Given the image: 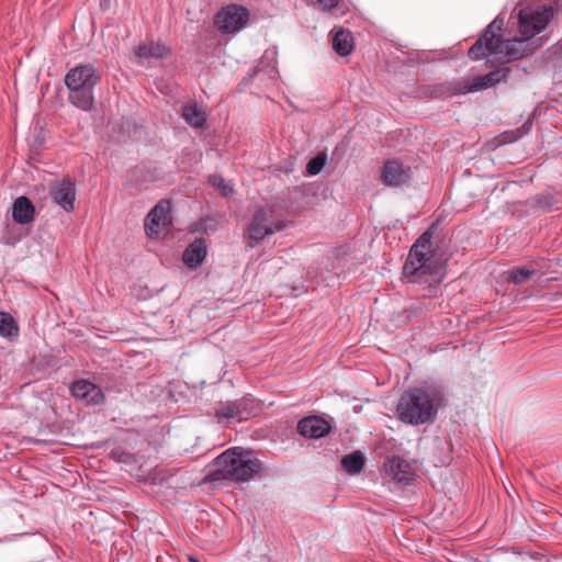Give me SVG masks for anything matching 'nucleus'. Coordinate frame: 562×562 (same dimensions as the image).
Wrapping results in <instances>:
<instances>
[{"label": "nucleus", "instance_id": "obj_23", "mask_svg": "<svg viewBox=\"0 0 562 562\" xmlns=\"http://www.w3.org/2000/svg\"><path fill=\"white\" fill-rule=\"evenodd\" d=\"M535 274H536L535 269L513 268L508 271L506 281L508 283H514V284L519 285V284L526 283Z\"/></svg>", "mask_w": 562, "mask_h": 562}, {"label": "nucleus", "instance_id": "obj_12", "mask_svg": "<svg viewBox=\"0 0 562 562\" xmlns=\"http://www.w3.org/2000/svg\"><path fill=\"white\" fill-rule=\"evenodd\" d=\"M507 75L504 69H497L494 71H491L484 76H479L473 78L471 81L467 80L463 85V87H460L457 90V93L464 94L468 92H475L480 90H484L487 88H491L495 86L496 83L501 81H506Z\"/></svg>", "mask_w": 562, "mask_h": 562}, {"label": "nucleus", "instance_id": "obj_16", "mask_svg": "<svg viewBox=\"0 0 562 562\" xmlns=\"http://www.w3.org/2000/svg\"><path fill=\"white\" fill-rule=\"evenodd\" d=\"M12 217L21 225L32 223L35 217V207L32 201L24 195L16 198L12 204Z\"/></svg>", "mask_w": 562, "mask_h": 562}, {"label": "nucleus", "instance_id": "obj_25", "mask_svg": "<svg viewBox=\"0 0 562 562\" xmlns=\"http://www.w3.org/2000/svg\"><path fill=\"white\" fill-rule=\"evenodd\" d=\"M209 182L217 188L223 196H228L233 193V188L226 183L225 179L220 175H212L209 178Z\"/></svg>", "mask_w": 562, "mask_h": 562}, {"label": "nucleus", "instance_id": "obj_11", "mask_svg": "<svg viewBox=\"0 0 562 562\" xmlns=\"http://www.w3.org/2000/svg\"><path fill=\"white\" fill-rule=\"evenodd\" d=\"M411 178V168L393 159L387 160L382 169L381 179L387 187H401Z\"/></svg>", "mask_w": 562, "mask_h": 562}, {"label": "nucleus", "instance_id": "obj_31", "mask_svg": "<svg viewBox=\"0 0 562 562\" xmlns=\"http://www.w3.org/2000/svg\"><path fill=\"white\" fill-rule=\"evenodd\" d=\"M541 45H543L542 38H540V43L536 47L541 46Z\"/></svg>", "mask_w": 562, "mask_h": 562}, {"label": "nucleus", "instance_id": "obj_28", "mask_svg": "<svg viewBox=\"0 0 562 562\" xmlns=\"http://www.w3.org/2000/svg\"><path fill=\"white\" fill-rule=\"evenodd\" d=\"M315 2L322 8L323 11L334 12L341 2V0H315Z\"/></svg>", "mask_w": 562, "mask_h": 562}, {"label": "nucleus", "instance_id": "obj_1", "mask_svg": "<svg viewBox=\"0 0 562 562\" xmlns=\"http://www.w3.org/2000/svg\"><path fill=\"white\" fill-rule=\"evenodd\" d=\"M553 16V8L548 4L527 5L519 10L518 31L521 38L503 40L501 37L504 19L496 16L469 49L473 60L494 56L497 63L507 64L525 57L536 47L529 48L527 40L541 33Z\"/></svg>", "mask_w": 562, "mask_h": 562}, {"label": "nucleus", "instance_id": "obj_21", "mask_svg": "<svg viewBox=\"0 0 562 562\" xmlns=\"http://www.w3.org/2000/svg\"><path fill=\"white\" fill-rule=\"evenodd\" d=\"M182 115L194 127H202L205 124V115L195 103L184 105Z\"/></svg>", "mask_w": 562, "mask_h": 562}, {"label": "nucleus", "instance_id": "obj_7", "mask_svg": "<svg viewBox=\"0 0 562 562\" xmlns=\"http://www.w3.org/2000/svg\"><path fill=\"white\" fill-rule=\"evenodd\" d=\"M249 21V11L238 4L223 7L214 16V25L223 34H236L245 29Z\"/></svg>", "mask_w": 562, "mask_h": 562}, {"label": "nucleus", "instance_id": "obj_22", "mask_svg": "<svg viewBox=\"0 0 562 562\" xmlns=\"http://www.w3.org/2000/svg\"><path fill=\"white\" fill-rule=\"evenodd\" d=\"M19 327L13 317L5 312H0V335L11 338L18 336Z\"/></svg>", "mask_w": 562, "mask_h": 562}, {"label": "nucleus", "instance_id": "obj_3", "mask_svg": "<svg viewBox=\"0 0 562 562\" xmlns=\"http://www.w3.org/2000/svg\"><path fill=\"white\" fill-rule=\"evenodd\" d=\"M215 469L207 477L212 482L227 480L231 482H248L257 475L262 464L250 450L233 447L222 452L214 460Z\"/></svg>", "mask_w": 562, "mask_h": 562}, {"label": "nucleus", "instance_id": "obj_27", "mask_svg": "<svg viewBox=\"0 0 562 562\" xmlns=\"http://www.w3.org/2000/svg\"><path fill=\"white\" fill-rule=\"evenodd\" d=\"M324 164H325V157H323L321 155L311 159L306 165V170H307L308 175H312V176L317 175L322 170Z\"/></svg>", "mask_w": 562, "mask_h": 562}, {"label": "nucleus", "instance_id": "obj_10", "mask_svg": "<svg viewBox=\"0 0 562 562\" xmlns=\"http://www.w3.org/2000/svg\"><path fill=\"white\" fill-rule=\"evenodd\" d=\"M50 196L64 211H74L76 201L75 182L70 178L61 179L50 189Z\"/></svg>", "mask_w": 562, "mask_h": 562}, {"label": "nucleus", "instance_id": "obj_13", "mask_svg": "<svg viewBox=\"0 0 562 562\" xmlns=\"http://www.w3.org/2000/svg\"><path fill=\"white\" fill-rule=\"evenodd\" d=\"M70 393L74 397L85 401L87 404L95 405L104 400L101 389L87 380L74 382L70 386Z\"/></svg>", "mask_w": 562, "mask_h": 562}, {"label": "nucleus", "instance_id": "obj_9", "mask_svg": "<svg viewBox=\"0 0 562 562\" xmlns=\"http://www.w3.org/2000/svg\"><path fill=\"white\" fill-rule=\"evenodd\" d=\"M168 202H159L146 216L145 229L148 237H157L171 223Z\"/></svg>", "mask_w": 562, "mask_h": 562}, {"label": "nucleus", "instance_id": "obj_6", "mask_svg": "<svg viewBox=\"0 0 562 562\" xmlns=\"http://www.w3.org/2000/svg\"><path fill=\"white\" fill-rule=\"evenodd\" d=\"M284 227V222L276 217L271 207H259L252 214L244 233V238L247 246L252 248L255 245L265 240V238L282 231Z\"/></svg>", "mask_w": 562, "mask_h": 562}, {"label": "nucleus", "instance_id": "obj_15", "mask_svg": "<svg viewBox=\"0 0 562 562\" xmlns=\"http://www.w3.org/2000/svg\"><path fill=\"white\" fill-rule=\"evenodd\" d=\"M207 254L206 243L203 238H195L184 249L182 255L183 262L192 269L200 267Z\"/></svg>", "mask_w": 562, "mask_h": 562}, {"label": "nucleus", "instance_id": "obj_8", "mask_svg": "<svg viewBox=\"0 0 562 562\" xmlns=\"http://www.w3.org/2000/svg\"><path fill=\"white\" fill-rule=\"evenodd\" d=\"M255 413V403L249 397L236 401L221 402L214 408V416L218 423L247 420Z\"/></svg>", "mask_w": 562, "mask_h": 562}, {"label": "nucleus", "instance_id": "obj_19", "mask_svg": "<svg viewBox=\"0 0 562 562\" xmlns=\"http://www.w3.org/2000/svg\"><path fill=\"white\" fill-rule=\"evenodd\" d=\"M333 48L340 56H347L353 48L352 34L346 30H339L333 37Z\"/></svg>", "mask_w": 562, "mask_h": 562}, {"label": "nucleus", "instance_id": "obj_26", "mask_svg": "<svg viewBox=\"0 0 562 562\" xmlns=\"http://www.w3.org/2000/svg\"><path fill=\"white\" fill-rule=\"evenodd\" d=\"M277 48L272 47L265 52L263 56L261 57L260 65H263L267 63V67L270 68V72L276 74V64H277Z\"/></svg>", "mask_w": 562, "mask_h": 562}, {"label": "nucleus", "instance_id": "obj_29", "mask_svg": "<svg viewBox=\"0 0 562 562\" xmlns=\"http://www.w3.org/2000/svg\"><path fill=\"white\" fill-rule=\"evenodd\" d=\"M111 454H112V457L117 458V459H119V461H126V460L130 458V454H128V453L121 452V453L119 454V452H117V451H115V450H113V451L111 452Z\"/></svg>", "mask_w": 562, "mask_h": 562}, {"label": "nucleus", "instance_id": "obj_20", "mask_svg": "<svg viewBox=\"0 0 562 562\" xmlns=\"http://www.w3.org/2000/svg\"><path fill=\"white\" fill-rule=\"evenodd\" d=\"M341 464L350 474H358L364 467V458L360 451H353L341 459Z\"/></svg>", "mask_w": 562, "mask_h": 562}, {"label": "nucleus", "instance_id": "obj_17", "mask_svg": "<svg viewBox=\"0 0 562 562\" xmlns=\"http://www.w3.org/2000/svg\"><path fill=\"white\" fill-rule=\"evenodd\" d=\"M135 53L142 65H149V59H161L168 55L169 49L160 42H149L139 45Z\"/></svg>", "mask_w": 562, "mask_h": 562}, {"label": "nucleus", "instance_id": "obj_18", "mask_svg": "<svg viewBox=\"0 0 562 562\" xmlns=\"http://www.w3.org/2000/svg\"><path fill=\"white\" fill-rule=\"evenodd\" d=\"M390 473L400 483H409L414 479V471L411 463L404 459L396 458L390 463Z\"/></svg>", "mask_w": 562, "mask_h": 562}, {"label": "nucleus", "instance_id": "obj_5", "mask_svg": "<svg viewBox=\"0 0 562 562\" xmlns=\"http://www.w3.org/2000/svg\"><path fill=\"white\" fill-rule=\"evenodd\" d=\"M99 81L100 75L90 64L71 68L65 76L69 102L82 111H91L94 106V87Z\"/></svg>", "mask_w": 562, "mask_h": 562}, {"label": "nucleus", "instance_id": "obj_4", "mask_svg": "<svg viewBox=\"0 0 562 562\" xmlns=\"http://www.w3.org/2000/svg\"><path fill=\"white\" fill-rule=\"evenodd\" d=\"M432 234L426 231L412 246L403 267V274L411 283H429L438 272L431 243Z\"/></svg>", "mask_w": 562, "mask_h": 562}, {"label": "nucleus", "instance_id": "obj_2", "mask_svg": "<svg viewBox=\"0 0 562 562\" xmlns=\"http://www.w3.org/2000/svg\"><path fill=\"white\" fill-rule=\"evenodd\" d=\"M441 401V392L435 386L409 387L401 395L396 413L404 424L425 425L434 422Z\"/></svg>", "mask_w": 562, "mask_h": 562}, {"label": "nucleus", "instance_id": "obj_14", "mask_svg": "<svg viewBox=\"0 0 562 562\" xmlns=\"http://www.w3.org/2000/svg\"><path fill=\"white\" fill-rule=\"evenodd\" d=\"M297 431L305 438H321L329 431L327 423L316 416H308L301 419L297 424Z\"/></svg>", "mask_w": 562, "mask_h": 562}, {"label": "nucleus", "instance_id": "obj_30", "mask_svg": "<svg viewBox=\"0 0 562 562\" xmlns=\"http://www.w3.org/2000/svg\"><path fill=\"white\" fill-rule=\"evenodd\" d=\"M554 54L557 55L558 59L562 60V40L559 42Z\"/></svg>", "mask_w": 562, "mask_h": 562}, {"label": "nucleus", "instance_id": "obj_24", "mask_svg": "<svg viewBox=\"0 0 562 562\" xmlns=\"http://www.w3.org/2000/svg\"><path fill=\"white\" fill-rule=\"evenodd\" d=\"M555 203V199L549 194H540L531 200V206L542 212L551 211Z\"/></svg>", "mask_w": 562, "mask_h": 562}]
</instances>
